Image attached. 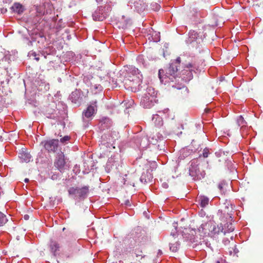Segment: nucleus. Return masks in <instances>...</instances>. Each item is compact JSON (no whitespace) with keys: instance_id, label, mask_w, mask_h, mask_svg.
Segmentation results:
<instances>
[{"instance_id":"bb28decb","label":"nucleus","mask_w":263,"mask_h":263,"mask_svg":"<svg viewBox=\"0 0 263 263\" xmlns=\"http://www.w3.org/2000/svg\"><path fill=\"white\" fill-rule=\"evenodd\" d=\"M234 228L232 223L228 224V230H226L224 229L223 233L224 234H226V233L232 232L233 231H234Z\"/></svg>"},{"instance_id":"f03ea898","label":"nucleus","mask_w":263,"mask_h":263,"mask_svg":"<svg viewBox=\"0 0 263 263\" xmlns=\"http://www.w3.org/2000/svg\"><path fill=\"white\" fill-rule=\"evenodd\" d=\"M180 62V58L176 59L175 62L172 63L170 66L166 69L165 75L161 76L163 70H159V77L161 83L166 84L170 81L173 82L176 79L178 74V66Z\"/></svg>"},{"instance_id":"79ce46f5","label":"nucleus","mask_w":263,"mask_h":263,"mask_svg":"<svg viewBox=\"0 0 263 263\" xmlns=\"http://www.w3.org/2000/svg\"><path fill=\"white\" fill-rule=\"evenodd\" d=\"M35 60H36L37 61H38L39 60V57H37L36 56V57L34 58Z\"/></svg>"},{"instance_id":"473e14b6","label":"nucleus","mask_w":263,"mask_h":263,"mask_svg":"<svg viewBox=\"0 0 263 263\" xmlns=\"http://www.w3.org/2000/svg\"><path fill=\"white\" fill-rule=\"evenodd\" d=\"M169 111L168 109H165L163 111H159V114L167 113Z\"/></svg>"},{"instance_id":"dca6fc26","label":"nucleus","mask_w":263,"mask_h":263,"mask_svg":"<svg viewBox=\"0 0 263 263\" xmlns=\"http://www.w3.org/2000/svg\"><path fill=\"white\" fill-rule=\"evenodd\" d=\"M199 34L195 31H190L189 33V38L186 41L187 43H192L195 41L199 42Z\"/></svg>"},{"instance_id":"6ab92c4d","label":"nucleus","mask_w":263,"mask_h":263,"mask_svg":"<svg viewBox=\"0 0 263 263\" xmlns=\"http://www.w3.org/2000/svg\"><path fill=\"white\" fill-rule=\"evenodd\" d=\"M81 96L80 92L78 90H76L71 93L70 96V99L73 103H77Z\"/></svg>"},{"instance_id":"a211bd4d","label":"nucleus","mask_w":263,"mask_h":263,"mask_svg":"<svg viewBox=\"0 0 263 263\" xmlns=\"http://www.w3.org/2000/svg\"><path fill=\"white\" fill-rule=\"evenodd\" d=\"M11 10L17 14H21L23 12L24 9L22 5L18 3H15L12 6Z\"/></svg>"},{"instance_id":"5701e85b","label":"nucleus","mask_w":263,"mask_h":263,"mask_svg":"<svg viewBox=\"0 0 263 263\" xmlns=\"http://www.w3.org/2000/svg\"><path fill=\"white\" fill-rule=\"evenodd\" d=\"M237 124L239 126H240L241 128H242L246 126L247 122L244 120L242 116H239L237 119Z\"/></svg>"},{"instance_id":"f257e3e1","label":"nucleus","mask_w":263,"mask_h":263,"mask_svg":"<svg viewBox=\"0 0 263 263\" xmlns=\"http://www.w3.org/2000/svg\"><path fill=\"white\" fill-rule=\"evenodd\" d=\"M124 72L123 83L126 89L133 91L141 84L143 77L138 69L133 66H125L123 73Z\"/></svg>"},{"instance_id":"49530a36","label":"nucleus","mask_w":263,"mask_h":263,"mask_svg":"<svg viewBox=\"0 0 263 263\" xmlns=\"http://www.w3.org/2000/svg\"><path fill=\"white\" fill-rule=\"evenodd\" d=\"M129 202V201H127L126 203V204L127 205H130L129 204H128Z\"/></svg>"},{"instance_id":"f8f14e48","label":"nucleus","mask_w":263,"mask_h":263,"mask_svg":"<svg viewBox=\"0 0 263 263\" xmlns=\"http://www.w3.org/2000/svg\"><path fill=\"white\" fill-rule=\"evenodd\" d=\"M210 226L211 222L202 223L198 229V231L200 233V235L202 237H204L205 236L209 235L211 230Z\"/></svg>"},{"instance_id":"ea45409f","label":"nucleus","mask_w":263,"mask_h":263,"mask_svg":"<svg viewBox=\"0 0 263 263\" xmlns=\"http://www.w3.org/2000/svg\"><path fill=\"white\" fill-rule=\"evenodd\" d=\"M162 254V252L161 250H159L158 252V255H161Z\"/></svg>"},{"instance_id":"423d86ee","label":"nucleus","mask_w":263,"mask_h":263,"mask_svg":"<svg viewBox=\"0 0 263 263\" xmlns=\"http://www.w3.org/2000/svg\"><path fill=\"white\" fill-rule=\"evenodd\" d=\"M88 192V186H84L81 188L72 187L68 190L69 195H73L75 199H84L87 197Z\"/></svg>"},{"instance_id":"8fccbe9b","label":"nucleus","mask_w":263,"mask_h":263,"mask_svg":"<svg viewBox=\"0 0 263 263\" xmlns=\"http://www.w3.org/2000/svg\"><path fill=\"white\" fill-rule=\"evenodd\" d=\"M230 254H232V251H230Z\"/></svg>"},{"instance_id":"2eb2a0df","label":"nucleus","mask_w":263,"mask_h":263,"mask_svg":"<svg viewBox=\"0 0 263 263\" xmlns=\"http://www.w3.org/2000/svg\"><path fill=\"white\" fill-rule=\"evenodd\" d=\"M148 39L150 41L154 42H158L160 41V33L154 31L153 29L149 30V33L147 34Z\"/></svg>"},{"instance_id":"4468645a","label":"nucleus","mask_w":263,"mask_h":263,"mask_svg":"<svg viewBox=\"0 0 263 263\" xmlns=\"http://www.w3.org/2000/svg\"><path fill=\"white\" fill-rule=\"evenodd\" d=\"M152 171L147 170L146 172H143L140 177V181L142 183H146L152 181L153 178V176L152 174Z\"/></svg>"},{"instance_id":"3c124183","label":"nucleus","mask_w":263,"mask_h":263,"mask_svg":"<svg viewBox=\"0 0 263 263\" xmlns=\"http://www.w3.org/2000/svg\"><path fill=\"white\" fill-rule=\"evenodd\" d=\"M174 227H176V223H174Z\"/></svg>"},{"instance_id":"603ef678","label":"nucleus","mask_w":263,"mask_h":263,"mask_svg":"<svg viewBox=\"0 0 263 263\" xmlns=\"http://www.w3.org/2000/svg\"><path fill=\"white\" fill-rule=\"evenodd\" d=\"M217 263H219V261H217Z\"/></svg>"},{"instance_id":"a18cd8bd","label":"nucleus","mask_w":263,"mask_h":263,"mask_svg":"<svg viewBox=\"0 0 263 263\" xmlns=\"http://www.w3.org/2000/svg\"><path fill=\"white\" fill-rule=\"evenodd\" d=\"M218 187H219V189H220L222 188V186H221V184H219Z\"/></svg>"},{"instance_id":"c9c22d12","label":"nucleus","mask_w":263,"mask_h":263,"mask_svg":"<svg viewBox=\"0 0 263 263\" xmlns=\"http://www.w3.org/2000/svg\"><path fill=\"white\" fill-rule=\"evenodd\" d=\"M238 250L237 249H236V246H235V249H234V254H236L237 253H238Z\"/></svg>"},{"instance_id":"0eeeda50","label":"nucleus","mask_w":263,"mask_h":263,"mask_svg":"<svg viewBox=\"0 0 263 263\" xmlns=\"http://www.w3.org/2000/svg\"><path fill=\"white\" fill-rule=\"evenodd\" d=\"M110 8L108 5L98 7L95 11L92 13V18L95 21H102L108 15Z\"/></svg>"},{"instance_id":"412c9836","label":"nucleus","mask_w":263,"mask_h":263,"mask_svg":"<svg viewBox=\"0 0 263 263\" xmlns=\"http://www.w3.org/2000/svg\"><path fill=\"white\" fill-rule=\"evenodd\" d=\"M199 203L201 207L204 208L209 203V199L205 196H200L198 197Z\"/></svg>"},{"instance_id":"f3484780","label":"nucleus","mask_w":263,"mask_h":263,"mask_svg":"<svg viewBox=\"0 0 263 263\" xmlns=\"http://www.w3.org/2000/svg\"><path fill=\"white\" fill-rule=\"evenodd\" d=\"M210 232L213 234H219L220 232H223L224 228L222 224L216 225L211 222Z\"/></svg>"},{"instance_id":"9b49d317","label":"nucleus","mask_w":263,"mask_h":263,"mask_svg":"<svg viewBox=\"0 0 263 263\" xmlns=\"http://www.w3.org/2000/svg\"><path fill=\"white\" fill-rule=\"evenodd\" d=\"M48 247L51 253L54 256H57L59 255L61 246L60 243L55 240L51 239Z\"/></svg>"},{"instance_id":"de8ad7c7","label":"nucleus","mask_w":263,"mask_h":263,"mask_svg":"<svg viewBox=\"0 0 263 263\" xmlns=\"http://www.w3.org/2000/svg\"><path fill=\"white\" fill-rule=\"evenodd\" d=\"M96 1L97 3H99V2L102 1V0H96Z\"/></svg>"},{"instance_id":"2f4dec72","label":"nucleus","mask_w":263,"mask_h":263,"mask_svg":"<svg viewBox=\"0 0 263 263\" xmlns=\"http://www.w3.org/2000/svg\"><path fill=\"white\" fill-rule=\"evenodd\" d=\"M103 120L104 121V123L105 122L110 123V119L108 118H105Z\"/></svg>"},{"instance_id":"20e7f679","label":"nucleus","mask_w":263,"mask_h":263,"mask_svg":"<svg viewBox=\"0 0 263 263\" xmlns=\"http://www.w3.org/2000/svg\"><path fill=\"white\" fill-rule=\"evenodd\" d=\"M147 94H145L141 99L140 104L144 108H149L154 105L155 92L153 88L149 87L147 89Z\"/></svg>"},{"instance_id":"cd10ccee","label":"nucleus","mask_w":263,"mask_h":263,"mask_svg":"<svg viewBox=\"0 0 263 263\" xmlns=\"http://www.w3.org/2000/svg\"><path fill=\"white\" fill-rule=\"evenodd\" d=\"M151 8L154 11H158L160 8V6L156 3H153L151 5Z\"/></svg>"},{"instance_id":"aec40b11","label":"nucleus","mask_w":263,"mask_h":263,"mask_svg":"<svg viewBox=\"0 0 263 263\" xmlns=\"http://www.w3.org/2000/svg\"><path fill=\"white\" fill-rule=\"evenodd\" d=\"M18 157L22 162H28L30 161L31 156L29 154L22 152L19 153Z\"/></svg>"},{"instance_id":"72a5a7b5","label":"nucleus","mask_w":263,"mask_h":263,"mask_svg":"<svg viewBox=\"0 0 263 263\" xmlns=\"http://www.w3.org/2000/svg\"><path fill=\"white\" fill-rule=\"evenodd\" d=\"M29 54H30V55H32L33 57H34V58L36 57V54L34 52H32L31 53H30Z\"/></svg>"},{"instance_id":"39448f33","label":"nucleus","mask_w":263,"mask_h":263,"mask_svg":"<svg viewBox=\"0 0 263 263\" xmlns=\"http://www.w3.org/2000/svg\"><path fill=\"white\" fill-rule=\"evenodd\" d=\"M54 166L61 172H64L69 167L68 159L65 157L63 153L61 152L57 154L54 162Z\"/></svg>"},{"instance_id":"4c0bfd02","label":"nucleus","mask_w":263,"mask_h":263,"mask_svg":"<svg viewBox=\"0 0 263 263\" xmlns=\"http://www.w3.org/2000/svg\"><path fill=\"white\" fill-rule=\"evenodd\" d=\"M142 59V56H139L138 58H137V60L138 61H140V60H141Z\"/></svg>"},{"instance_id":"a19ab883","label":"nucleus","mask_w":263,"mask_h":263,"mask_svg":"<svg viewBox=\"0 0 263 263\" xmlns=\"http://www.w3.org/2000/svg\"><path fill=\"white\" fill-rule=\"evenodd\" d=\"M24 181H25L26 183H27V182L29 181V179H28V178H26V179H25Z\"/></svg>"},{"instance_id":"09e8293b","label":"nucleus","mask_w":263,"mask_h":263,"mask_svg":"<svg viewBox=\"0 0 263 263\" xmlns=\"http://www.w3.org/2000/svg\"><path fill=\"white\" fill-rule=\"evenodd\" d=\"M231 239L232 240H233V236H231Z\"/></svg>"},{"instance_id":"ddd939ff","label":"nucleus","mask_w":263,"mask_h":263,"mask_svg":"<svg viewBox=\"0 0 263 263\" xmlns=\"http://www.w3.org/2000/svg\"><path fill=\"white\" fill-rule=\"evenodd\" d=\"M135 10L139 13L143 12L147 7V5L144 0H136L134 3Z\"/></svg>"},{"instance_id":"37998d69","label":"nucleus","mask_w":263,"mask_h":263,"mask_svg":"<svg viewBox=\"0 0 263 263\" xmlns=\"http://www.w3.org/2000/svg\"><path fill=\"white\" fill-rule=\"evenodd\" d=\"M223 241H224L226 243H227V242H229V241L228 240H223Z\"/></svg>"},{"instance_id":"7ed1b4c3","label":"nucleus","mask_w":263,"mask_h":263,"mask_svg":"<svg viewBox=\"0 0 263 263\" xmlns=\"http://www.w3.org/2000/svg\"><path fill=\"white\" fill-rule=\"evenodd\" d=\"M200 166L201 165L199 163H198V161L197 160H194L191 161L189 173L195 180L201 179L203 178L205 175L204 171L200 170Z\"/></svg>"},{"instance_id":"c756f323","label":"nucleus","mask_w":263,"mask_h":263,"mask_svg":"<svg viewBox=\"0 0 263 263\" xmlns=\"http://www.w3.org/2000/svg\"><path fill=\"white\" fill-rule=\"evenodd\" d=\"M209 152L208 149H207V148L204 149L203 153H202L203 157L204 158L208 157V155H209Z\"/></svg>"},{"instance_id":"58836bf2","label":"nucleus","mask_w":263,"mask_h":263,"mask_svg":"<svg viewBox=\"0 0 263 263\" xmlns=\"http://www.w3.org/2000/svg\"><path fill=\"white\" fill-rule=\"evenodd\" d=\"M176 234H177V232H175V233L172 232L171 233V235H173L174 237L176 235Z\"/></svg>"},{"instance_id":"e433bc0d","label":"nucleus","mask_w":263,"mask_h":263,"mask_svg":"<svg viewBox=\"0 0 263 263\" xmlns=\"http://www.w3.org/2000/svg\"><path fill=\"white\" fill-rule=\"evenodd\" d=\"M162 185H163V186L164 187H165V188H166H166H167V187H168V185H167V183H163V184H162Z\"/></svg>"},{"instance_id":"393cba45","label":"nucleus","mask_w":263,"mask_h":263,"mask_svg":"<svg viewBox=\"0 0 263 263\" xmlns=\"http://www.w3.org/2000/svg\"><path fill=\"white\" fill-rule=\"evenodd\" d=\"M179 245L177 242H176L174 243H171L170 247V250L172 252H176L179 248Z\"/></svg>"},{"instance_id":"b1692460","label":"nucleus","mask_w":263,"mask_h":263,"mask_svg":"<svg viewBox=\"0 0 263 263\" xmlns=\"http://www.w3.org/2000/svg\"><path fill=\"white\" fill-rule=\"evenodd\" d=\"M8 221L6 216L0 212V226L4 225Z\"/></svg>"},{"instance_id":"a878e982","label":"nucleus","mask_w":263,"mask_h":263,"mask_svg":"<svg viewBox=\"0 0 263 263\" xmlns=\"http://www.w3.org/2000/svg\"><path fill=\"white\" fill-rule=\"evenodd\" d=\"M70 137L68 136H65L64 137L60 139V142L63 144H66L69 141Z\"/></svg>"},{"instance_id":"c03bdc74","label":"nucleus","mask_w":263,"mask_h":263,"mask_svg":"<svg viewBox=\"0 0 263 263\" xmlns=\"http://www.w3.org/2000/svg\"><path fill=\"white\" fill-rule=\"evenodd\" d=\"M153 166L154 167H156V164L155 163H153Z\"/></svg>"},{"instance_id":"9d476101","label":"nucleus","mask_w":263,"mask_h":263,"mask_svg":"<svg viewBox=\"0 0 263 263\" xmlns=\"http://www.w3.org/2000/svg\"><path fill=\"white\" fill-rule=\"evenodd\" d=\"M97 101H92L87 107L86 110L83 111V118H90L96 113L97 110Z\"/></svg>"},{"instance_id":"f704fd0d","label":"nucleus","mask_w":263,"mask_h":263,"mask_svg":"<svg viewBox=\"0 0 263 263\" xmlns=\"http://www.w3.org/2000/svg\"><path fill=\"white\" fill-rule=\"evenodd\" d=\"M24 218L25 220H28L29 218V216L28 215H25Z\"/></svg>"},{"instance_id":"6e6552de","label":"nucleus","mask_w":263,"mask_h":263,"mask_svg":"<svg viewBox=\"0 0 263 263\" xmlns=\"http://www.w3.org/2000/svg\"><path fill=\"white\" fill-rule=\"evenodd\" d=\"M185 68L186 69L181 71L182 79L185 82H188L193 78L192 71L194 70L195 67L192 64L189 63L185 66Z\"/></svg>"},{"instance_id":"c85d7f7f","label":"nucleus","mask_w":263,"mask_h":263,"mask_svg":"<svg viewBox=\"0 0 263 263\" xmlns=\"http://www.w3.org/2000/svg\"><path fill=\"white\" fill-rule=\"evenodd\" d=\"M177 89L178 90H180V89L182 90L181 92L182 93L183 92L185 95L188 93L187 88L186 87H185L184 85H182V86L179 87H177Z\"/></svg>"},{"instance_id":"1a4fd4ad","label":"nucleus","mask_w":263,"mask_h":263,"mask_svg":"<svg viewBox=\"0 0 263 263\" xmlns=\"http://www.w3.org/2000/svg\"><path fill=\"white\" fill-rule=\"evenodd\" d=\"M44 147L48 152H54L59 146V140L52 139L48 141H44L42 142Z\"/></svg>"},{"instance_id":"7c9ffc66","label":"nucleus","mask_w":263,"mask_h":263,"mask_svg":"<svg viewBox=\"0 0 263 263\" xmlns=\"http://www.w3.org/2000/svg\"><path fill=\"white\" fill-rule=\"evenodd\" d=\"M163 138V136L161 134L158 133L157 135V137L155 138L156 141L161 140Z\"/></svg>"},{"instance_id":"4be33fe9","label":"nucleus","mask_w":263,"mask_h":263,"mask_svg":"<svg viewBox=\"0 0 263 263\" xmlns=\"http://www.w3.org/2000/svg\"><path fill=\"white\" fill-rule=\"evenodd\" d=\"M152 120L157 127H160L163 125L162 119L159 115L156 114L154 115Z\"/></svg>"}]
</instances>
